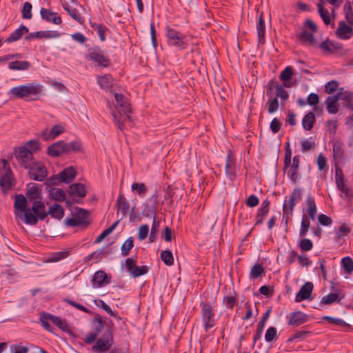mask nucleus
<instances>
[{"label":"nucleus","instance_id":"obj_55","mask_svg":"<svg viewBox=\"0 0 353 353\" xmlns=\"http://www.w3.org/2000/svg\"><path fill=\"white\" fill-rule=\"evenodd\" d=\"M323 319L327 321L330 324L336 325L340 327L348 326V324L341 319L324 316Z\"/></svg>","mask_w":353,"mask_h":353},{"label":"nucleus","instance_id":"obj_7","mask_svg":"<svg viewBox=\"0 0 353 353\" xmlns=\"http://www.w3.org/2000/svg\"><path fill=\"white\" fill-rule=\"evenodd\" d=\"M201 306V319L205 332L212 328L216 322L215 308L209 303H203Z\"/></svg>","mask_w":353,"mask_h":353},{"label":"nucleus","instance_id":"obj_28","mask_svg":"<svg viewBox=\"0 0 353 353\" xmlns=\"http://www.w3.org/2000/svg\"><path fill=\"white\" fill-rule=\"evenodd\" d=\"M28 28L21 25L18 29H17L14 32L11 33L10 36L6 39V41L7 43H12L19 40L23 34L28 32Z\"/></svg>","mask_w":353,"mask_h":353},{"label":"nucleus","instance_id":"obj_33","mask_svg":"<svg viewBox=\"0 0 353 353\" xmlns=\"http://www.w3.org/2000/svg\"><path fill=\"white\" fill-rule=\"evenodd\" d=\"M30 67V63L28 61H14L8 64L10 70H26Z\"/></svg>","mask_w":353,"mask_h":353},{"label":"nucleus","instance_id":"obj_54","mask_svg":"<svg viewBox=\"0 0 353 353\" xmlns=\"http://www.w3.org/2000/svg\"><path fill=\"white\" fill-rule=\"evenodd\" d=\"M318 10L319 15L322 18L324 23L326 25L330 24L331 23V20L328 10L325 9L321 3L318 4Z\"/></svg>","mask_w":353,"mask_h":353},{"label":"nucleus","instance_id":"obj_11","mask_svg":"<svg viewBox=\"0 0 353 353\" xmlns=\"http://www.w3.org/2000/svg\"><path fill=\"white\" fill-rule=\"evenodd\" d=\"M87 56L89 59L97 63L99 65L106 67L109 65V59L99 47L90 49Z\"/></svg>","mask_w":353,"mask_h":353},{"label":"nucleus","instance_id":"obj_58","mask_svg":"<svg viewBox=\"0 0 353 353\" xmlns=\"http://www.w3.org/2000/svg\"><path fill=\"white\" fill-rule=\"evenodd\" d=\"M264 273V268L259 264H255L251 269L250 277L252 279H257Z\"/></svg>","mask_w":353,"mask_h":353},{"label":"nucleus","instance_id":"obj_15","mask_svg":"<svg viewBox=\"0 0 353 353\" xmlns=\"http://www.w3.org/2000/svg\"><path fill=\"white\" fill-rule=\"evenodd\" d=\"M40 14L41 19L47 22L52 23L55 25H59L62 23L61 17L58 13L52 12L45 8H41L40 10Z\"/></svg>","mask_w":353,"mask_h":353},{"label":"nucleus","instance_id":"obj_62","mask_svg":"<svg viewBox=\"0 0 353 353\" xmlns=\"http://www.w3.org/2000/svg\"><path fill=\"white\" fill-rule=\"evenodd\" d=\"M32 4L30 2H25L21 10L22 17L27 19H30L32 15Z\"/></svg>","mask_w":353,"mask_h":353},{"label":"nucleus","instance_id":"obj_56","mask_svg":"<svg viewBox=\"0 0 353 353\" xmlns=\"http://www.w3.org/2000/svg\"><path fill=\"white\" fill-rule=\"evenodd\" d=\"M301 151L302 152H305L310 150H314L315 146L314 141L312 139V138L307 139H303L301 141Z\"/></svg>","mask_w":353,"mask_h":353},{"label":"nucleus","instance_id":"obj_19","mask_svg":"<svg viewBox=\"0 0 353 353\" xmlns=\"http://www.w3.org/2000/svg\"><path fill=\"white\" fill-rule=\"evenodd\" d=\"M335 178L338 189L342 192V193L344 194L345 198L350 199L351 195L350 194L348 188L345 185L343 174L340 168H336Z\"/></svg>","mask_w":353,"mask_h":353},{"label":"nucleus","instance_id":"obj_44","mask_svg":"<svg viewBox=\"0 0 353 353\" xmlns=\"http://www.w3.org/2000/svg\"><path fill=\"white\" fill-rule=\"evenodd\" d=\"M333 157L334 159H341L344 154L343 143L340 141L333 143Z\"/></svg>","mask_w":353,"mask_h":353},{"label":"nucleus","instance_id":"obj_18","mask_svg":"<svg viewBox=\"0 0 353 353\" xmlns=\"http://www.w3.org/2000/svg\"><path fill=\"white\" fill-rule=\"evenodd\" d=\"M111 283V276H108L104 271H97L92 278V285L94 288H100L103 285Z\"/></svg>","mask_w":353,"mask_h":353},{"label":"nucleus","instance_id":"obj_21","mask_svg":"<svg viewBox=\"0 0 353 353\" xmlns=\"http://www.w3.org/2000/svg\"><path fill=\"white\" fill-rule=\"evenodd\" d=\"M341 99V93H338L334 96L328 97L325 103L326 104L327 110L330 114H336L338 112L339 108L337 102Z\"/></svg>","mask_w":353,"mask_h":353},{"label":"nucleus","instance_id":"obj_34","mask_svg":"<svg viewBox=\"0 0 353 353\" xmlns=\"http://www.w3.org/2000/svg\"><path fill=\"white\" fill-rule=\"evenodd\" d=\"M48 192L50 196L55 201H63L66 199L65 192L60 188H51Z\"/></svg>","mask_w":353,"mask_h":353},{"label":"nucleus","instance_id":"obj_32","mask_svg":"<svg viewBox=\"0 0 353 353\" xmlns=\"http://www.w3.org/2000/svg\"><path fill=\"white\" fill-rule=\"evenodd\" d=\"M26 195L30 200L38 201V199H41L40 191L34 183H29L28 185Z\"/></svg>","mask_w":353,"mask_h":353},{"label":"nucleus","instance_id":"obj_49","mask_svg":"<svg viewBox=\"0 0 353 353\" xmlns=\"http://www.w3.org/2000/svg\"><path fill=\"white\" fill-rule=\"evenodd\" d=\"M266 105L268 106V112L270 114H273L279 109V100L276 98H272V97H270L266 103Z\"/></svg>","mask_w":353,"mask_h":353},{"label":"nucleus","instance_id":"obj_41","mask_svg":"<svg viewBox=\"0 0 353 353\" xmlns=\"http://www.w3.org/2000/svg\"><path fill=\"white\" fill-rule=\"evenodd\" d=\"M77 221L81 222V226H87L89 224L88 220V212L87 210L82 208H77V213L75 214Z\"/></svg>","mask_w":353,"mask_h":353},{"label":"nucleus","instance_id":"obj_51","mask_svg":"<svg viewBox=\"0 0 353 353\" xmlns=\"http://www.w3.org/2000/svg\"><path fill=\"white\" fill-rule=\"evenodd\" d=\"M97 305L105 310L108 314H109L111 316H113L116 319H120L118 313L115 311H112L111 307L105 303L103 300H99L98 303H97Z\"/></svg>","mask_w":353,"mask_h":353},{"label":"nucleus","instance_id":"obj_31","mask_svg":"<svg viewBox=\"0 0 353 353\" xmlns=\"http://www.w3.org/2000/svg\"><path fill=\"white\" fill-rule=\"evenodd\" d=\"M117 201L119 210L122 214V216H125L127 214L130 208V204L128 201L126 200L125 197L122 194H119Z\"/></svg>","mask_w":353,"mask_h":353},{"label":"nucleus","instance_id":"obj_12","mask_svg":"<svg viewBox=\"0 0 353 353\" xmlns=\"http://www.w3.org/2000/svg\"><path fill=\"white\" fill-rule=\"evenodd\" d=\"M300 165V157L296 155L293 157L292 163L288 167L289 170L287 172V176L293 183H297L301 177L299 172Z\"/></svg>","mask_w":353,"mask_h":353},{"label":"nucleus","instance_id":"obj_9","mask_svg":"<svg viewBox=\"0 0 353 353\" xmlns=\"http://www.w3.org/2000/svg\"><path fill=\"white\" fill-rule=\"evenodd\" d=\"M1 165L0 186L4 190H8L12 187V171L6 160L2 159L1 161Z\"/></svg>","mask_w":353,"mask_h":353},{"label":"nucleus","instance_id":"obj_6","mask_svg":"<svg viewBox=\"0 0 353 353\" xmlns=\"http://www.w3.org/2000/svg\"><path fill=\"white\" fill-rule=\"evenodd\" d=\"M284 87H289L287 83L284 82L283 85L274 80L271 79L267 85L266 94L269 97H272L273 90H275V97L277 99H281V104L282 106L285 105V101L289 98L288 92L285 90Z\"/></svg>","mask_w":353,"mask_h":353},{"label":"nucleus","instance_id":"obj_50","mask_svg":"<svg viewBox=\"0 0 353 353\" xmlns=\"http://www.w3.org/2000/svg\"><path fill=\"white\" fill-rule=\"evenodd\" d=\"M134 246V240L132 236L127 239L121 246V254L123 256H126L129 254L130 250Z\"/></svg>","mask_w":353,"mask_h":353},{"label":"nucleus","instance_id":"obj_53","mask_svg":"<svg viewBox=\"0 0 353 353\" xmlns=\"http://www.w3.org/2000/svg\"><path fill=\"white\" fill-rule=\"evenodd\" d=\"M92 326L94 329L93 332L97 333L98 336L104 326V322L101 317L95 316L92 321Z\"/></svg>","mask_w":353,"mask_h":353},{"label":"nucleus","instance_id":"obj_4","mask_svg":"<svg viewBox=\"0 0 353 353\" xmlns=\"http://www.w3.org/2000/svg\"><path fill=\"white\" fill-rule=\"evenodd\" d=\"M303 197V190L301 188H295L291 195L285 199L283 205V218H285V222L291 219L293 215L294 208L296 203L301 201Z\"/></svg>","mask_w":353,"mask_h":353},{"label":"nucleus","instance_id":"obj_39","mask_svg":"<svg viewBox=\"0 0 353 353\" xmlns=\"http://www.w3.org/2000/svg\"><path fill=\"white\" fill-rule=\"evenodd\" d=\"M114 98L117 105L120 106L123 112H127L130 110V104L123 94L115 93Z\"/></svg>","mask_w":353,"mask_h":353},{"label":"nucleus","instance_id":"obj_48","mask_svg":"<svg viewBox=\"0 0 353 353\" xmlns=\"http://www.w3.org/2000/svg\"><path fill=\"white\" fill-rule=\"evenodd\" d=\"M119 221H115L111 226L105 229L101 234L98 236V237L96 239L94 243H99L101 242L107 236H108L110 234H111L113 230L116 228L117 225L119 224Z\"/></svg>","mask_w":353,"mask_h":353},{"label":"nucleus","instance_id":"obj_24","mask_svg":"<svg viewBox=\"0 0 353 353\" xmlns=\"http://www.w3.org/2000/svg\"><path fill=\"white\" fill-rule=\"evenodd\" d=\"M299 41L303 44L313 46L316 44V40L312 32H309L306 29L302 30L298 37Z\"/></svg>","mask_w":353,"mask_h":353},{"label":"nucleus","instance_id":"obj_47","mask_svg":"<svg viewBox=\"0 0 353 353\" xmlns=\"http://www.w3.org/2000/svg\"><path fill=\"white\" fill-rule=\"evenodd\" d=\"M341 299L339 298V294L336 293H330L324 296L321 301V304L330 305L334 302H340Z\"/></svg>","mask_w":353,"mask_h":353},{"label":"nucleus","instance_id":"obj_5","mask_svg":"<svg viewBox=\"0 0 353 353\" xmlns=\"http://www.w3.org/2000/svg\"><path fill=\"white\" fill-rule=\"evenodd\" d=\"M166 37L170 46L181 50L186 49L188 47L186 36L171 27L168 26L166 28Z\"/></svg>","mask_w":353,"mask_h":353},{"label":"nucleus","instance_id":"obj_38","mask_svg":"<svg viewBox=\"0 0 353 353\" xmlns=\"http://www.w3.org/2000/svg\"><path fill=\"white\" fill-rule=\"evenodd\" d=\"M257 34L259 37V42L261 43H264L265 42V21L263 19L262 14H260L259 22L256 26Z\"/></svg>","mask_w":353,"mask_h":353},{"label":"nucleus","instance_id":"obj_2","mask_svg":"<svg viewBox=\"0 0 353 353\" xmlns=\"http://www.w3.org/2000/svg\"><path fill=\"white\" fill-rule=\"evenodd\" d=\"M39 142L35 140H31L25 145L16 148L14 155L18 163L26 169H28L35 162L32 154L39 150Z\"/></svg>","mask_w":353,"mask_h":353},{"label":"nucleus","instance_id":"obj_43","mask_svg":"<svg viewBox=\"0 0 353 353\" xmlns=\"http://www.w3.org/2000/svg\"><path fill=\"white\" fill-rule=\"evenodd\" d=\"M53 324L57 325L59 328H60L63 331H66L68 330V325L65 321L61 320L59 316H54L50 314V316H47Z\"/></svg>","mask_w":353,"mask_h":353},{"label":"nucleus","instance_id":"obj_52","mask_svg":"<svg viewBox=\"0 0 353 353\" xmlns=\"http://www.w3.org/2000/svg\"><path fill=\"white\" fill-rule=\"evenodd\" d=\"M341 265L347 274H350L353 271V260L349 256L342 259Z\"/></svg>","mask_w":353,"mask_h":353},{"label":"nucleus","instance_id":"obj_23","mask_svg":"<svg viewBox=\"0 0 353 353\" xmlns=\"http://www.w3.org/2000/svg\"><path fill=\"white\" fill-rule=\"evenodd\" d=\"M270 310L266 311V312L263 314L261 320L259 322L256 333L253 338V347L254 346L256 341L259 340L261 338L262 332L263 331L265 322L268 321L270 316Z\"/></svg>","mask_w":353,"mask_h":353},{"label":"nucleus","instance_id":"obj_64","mask_svg":"<svg viewBox=\"0 0 353 353\" xmlns=\"http://www.w3.org/2000/svg\"><path fill=\"white\" fill-rule=\"evenodd\" d=\"M341 99L346 102L345 106L347 108L353 110V94H341Z\"/></svg>","mask_w":353,"mask_h":353},{"label":"nucleus","instance_id":"obj_35","mask_svg":"<svg viewBox=\"0 0 353 353\" xmlns=\"http://www.w3.org/2000/svg\"><path fill=\"white\" fill-rule=\"evenodd\" d=\"M90 26L93 28V30L97 32L101 41H105V34L109 31V29L101 23H96L92 22H90Z\"/></svg>","mask_w":353,"mask_h":353},{"label":"nucleus","instance_id":"obj_30","mask_svg":"<svg viewBox=\"0 0 353 353\" xmlns=\"http://www.w3.org/2000/svg\"><path fill=\"white\" fill-rule=\"evenodd\" d=\"M46 216L50 214L52 217L61 219L64 215V210L63 208L57 203L52 205L48 210V212H46Z\"/></svg>","mask_w":353,"mask_h":353},{"label":"nucleus","instance_id":"obj_10","mask_svg":"<svg viewBox=\"0 0 353 353\" xmlns=\"http://www.w3.org/2000/svg\"><path fill=\"white\" fill-rule=\"evenodd\" d=\"M28 169L31 179L38 181H43L48 175V170L44 164L41 162H34Z\"/></svg>","mask_w":353,"mask_h":353},{"label":"nucleus","instance_id":"obj_37","mask_svg":"<svg viewBox=\"0 0 353 353\" xmlns=\"http://www.w3.org/2000/svg\"><path fill=\"white\" fill-rule=\"evenodd\" d=\"M319 48L324 52L329 54L334 53L341 48V47L337 46L335 43L329 40L322 42L320 44Z\"/></svg>","mask_w":353,"mask_h":353},{"label":"nucleus","instance_id":"obj_42","mask_svg":"<svg viewBox=\"0 0 353 353\" xmlns=\"http://www.w3.org/2000/svg\"><path fill=\"white\" fill-rule=\"evenodd\" d=\"M112 77L111 75L105 74L97 78V83L103 90L109 89L112 85Z\"/></svg>","mask_w":353,"mask_h":353},{"label":"nucleus","instance_id":"obj_3","mask_svg":"<svg viewBox=\"0 0 353 353\" xmlns=\"http://www.w3.org/2000/svg\"><path fill=\"white\" fill-rule=\"evenodd\" d=\"M42 85L32 82L12 88L10 90V94L15 98L26 100L30 98L32 100H36L39 98V94L42 92Z\"/></svg>","mask_w":353,"mask_h":353},{"label":"nucleus","instance_id":"obj_61","mask_svg":"<svg viewBox=\"0 0 353 353\" xmlns=\"http://www.w3.org/2000/svg\"><path fill=\"white\" fill-rule=\"evenodd\" d=\"M276 329L274 327H270L266 331L265 334V339L267 342H272L277 339Z\"/></svg>","mask_w":353,"mask_h":353},{"label":"nucleus","instance_id":"obj_14","mask_svg":"<svg viewBox=\"0 0 353 353\" xmlns=\"http://www.w3.org/2000/svg\"><path fill=\"white\" fill-rule=\"evenodd\" d=\"M130 112L131 109L130 108L127 112H123V114H122L121 112H112V117L114 118V122L121 131H123L125 128V123L128 122V125L130 126H132L133 124V121L131 116L130 115Z\"/></svg>","mask_w":353,"mask_h":353},{"label":"nucleus","instance_id":"obj_25","mask_svg":"<svg viewBox=\"0 0 353 353\" xmlns=\"http://www.w3.org/2000/svg\"><path fill=\"white\" fill-rule=\"evenodd\" d=\"M225 170L226 176L233 180L236 176L235 160L232 159L230 154L227 156Z\"/></svg>","mask_w":353,"mask_h":353},{"label":"nucleus","instance_id":"obj_8","mask_svg":"<svg viewBox=\"0 0 353 353\" xmlns=\"http://www.w3.org/2000/svg\"><path fill=\"white\" fill-rule=\"evenodd\" d=\"M113 344V335L110 330H108L102 336L97 340L95 345L92 347V351L94 353H103L110 349Z\"/></svg>","mask_w":353,"mask_h":353},{"label":"nucleus","instance_id":"obj_36","mask_svg":"<svg viewBox=\"0 0 353 353\" xmlns=\"http://www.w3.org/2000/svg\"><path fill=\"white\" fill-rule=\"evenodd\" d=\"M315 122V115L312 112H309L307 114H305L302 121L303 128L305 130H311L313 128L314 123Z\"/></svg>","mask_w":353,"mask_h":353},{"label":"nucleus","instance_id":"obj_45","mask_svg":"<svg viewBox=\"0 0 353 353\" xmlns=\"http://www.w3.org/2000/svg\"><path fill=\"white\" fill-rule=\"evenodd\" d=\"M310 226V218H308L305 214L302 216L301 223V228L299 231V236L303 237L307 233L309 228Z\"/></svg>","mask_w":353,"mask_h":353},{"label":"nucleus","instance_id":"obj_63","mask_svg":"<svg viewBox=\"0 0 353 353\" xmlns=\"http://www.w3.org/2000/svg\"><path fill=\"white\" fill-rule=\"evenodd\" d=\"M293 74V70L290 66L286 67L280 74L279 78L281 81H287L290 80Z\"/></svg>","mask_w":353,"mask_h":353},{"label":"nucleus","instance_id":"obj_46","mask_svg":"<svg viewBox=\"0 0 353 353\" xmlns=\"http://www.w3.org/2000/svg\"><path fill=\"white\" fill-rule=\"evenodd\" d=\"M64 132V128L60 125H54L50 130V134L46 136V132H43V136L45 137V139H54L57 136L61 134Z\"/></svg>","mask_w":353,"mask_h":353},{"label":"nucleus","instance_id":"obj_17","mask_svg":"<svg viewBox=\"0 0 353 353\" xmlns=\"http://www.w3.org/2000/svg\"><path fill=\"white\" fill-rule=\"evenodd\" d=\"M313 283L312 282H307L303 284L295 297L296 302H301L304 300L309 299L311 296L313 290Z\"/></svg>","mask_w":353,"mask_h":353},{"label":"nucleus","instance_id":"obj_60","mask_svg":"<svg viewBox=\"0 0 353 353\" xmlns=\"http://www.w3.org/2000/svg\"><path fill=\"white\" fill-rule=\"evenodd\" d=\"M131 188L133 192H136L140 196L145 194L147 191V187L143 183H133Z\"/></svg>","mask_w":353,"mask_h":353},{"label":"nucleus","instance_id":"obj_27","mask_svg":"<svg viewBox=\"0 0 353 353\" xmlns=\"http://www.w3.org/2000/svg\"><path fill=\"white\" fill-rule=\"evenodd\" d=\"M307 212L308 218L314 220L317 212V208L314 201V198L311 195H308L306 199Z\"/></svg>","mask_w":353,"mask_h":353},{"label":"nucleus","instance_id":"obj_59","mask_svg":"<svg viewBox=\"0 0 353 353\" xmlns=\"http://www.w3.org/2000/svg\"><path fill=\"white\" fill-rule=\"evenodd\" d=\"M148 272V267L146 265L143 266H135L134 270L130 274L133 277H139L140 276L147 274Z\"/></svg>","mask_w":353,"mask_h":353},{"label":"nucleus","instance_id":"obj_22","mask_svg":"<svg viewBox=\"0 0 353 353\" xmlns=\"http://www.w3.org/2000/svg\"><path fill=\"white\" fill-rule=\"evenodd\" d=\"M337 36L341 39H350L353 34L352 28L345 22L341 21L336 30Z\"/></svg>","mask_w":353,"mask_h":353},{"label":"nucleus","instance_id":"obj_13","mask_svg":"<svg viewBox=\"0 0 353 353\" xmlns=\"http://www.w3.org/2000/svg\"><path fill=\"white\" fill-rule=\"evenodd\" d=\"M148 202H150V204H147L145 206L144 210H143V214L148 218H153L154 222L156 220V214L158 208V195L157 194H154L148 200Z\"/></svg>","mask_w":353,"mask_h":353},{"label":"nucleus","instance_id":"obj_26","mask_svg":"<svg viewBox=\"0 0 353 353\" xmlns=\"http://www.w3.org/2000/svg\"><path fill=\"white\" fill-rule=\"evenodd\" d=\"M76 176V170L73 167L65 168L59 173V178L62 182L69 183L74 179Z\"/></svg>","mask_w":353,"mask_h":353},{"label":"nucleus","instance_id":"obj_16","mask_svg":"<svg viewBox=\"0 0 353 353\" xmlns=\"http://www.w3.org/2000/svg\"><path fill=\"white\" fill-rule=\"evenodd\" d=\"M308 321V316L303 312L297 311L290 313L288 325L298 327Z\"/></svg>","mask_w":353,"mask_h":353},{"label":"nucleus","instance_id":"obj_57","mask_svg":"<svg viewBox=\"0 0 353 353\" xmlns=\"http://www.w3.org/2000/svg\"><path fill=\"white\" fill-rule=\"evenodd\" d=\"M161 258L167 265H172L174 262V258L170 250H164L161 252Z\"/></svg>","mask_w":353,"mask_h":353},{"label":"nucleus","instance_id":"obj_40","mask_svg":"<svg viewBox=\"0 0 353 353\" xmlns=\"http://www.w3.org/2000/svg\"><path fill=\"white\" fill-rule=\"evenodd\" d=\"M351 230L345 225H341L338 229H336V241L341 245L343 237L349 234Z\"/></svg>","mask_w":353,"mask_h":353},{"label":"nucleus","instance_id":"obj_29","mask_svg":"<svg viewBox=\"0 0 353 353\" xmlns=\"http://www.w3.org/2000/svg\"><path fill=\"white\" fill-rule=\"evenodd\" d=\"M69 193L71 195L79 196L81 198L85 197L86 196L85 187L80 183L72 184L69 187Z\"/></svg>","mask_w":353,"mask_h":353},{"label":"nucleus","instance_id":"obj_20","mask_svg":"<svg viewBox=\"0 0 353 353\" xmlns=\"http://www.w3.org/2000/svg\"><path fill=\"white\" fill-rule=\"evenodd\" d=\"M66 143L60 141L52 144L48 148V153L50 157H59L63 153H66Z\"/></svg>","mask_w":353,"mask_h":353},{"label":"nucleus","instance_id":"obj_1","mask_svg":"<svg viewBox=\"0 0 353 353\" xmlns=\"http://www.w3.org/2000/svg\"><path fill=\"white\" fill-rule=\"evenodd\" d=\"M27 199L23 194H17L14 200L16 216L27 225H35L38 220L46 217L45 204L41 201H34L32 208H27Z\"/></svg>","mask_w":353,"mask_h":353}]
</instances>
